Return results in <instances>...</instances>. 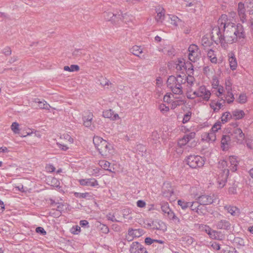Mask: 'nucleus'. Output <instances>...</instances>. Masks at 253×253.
<instances>
[{
    "instance_id": "59",
    "label": "nucleus",
    "mask_w": 253,
    "mask_h": 253,
    "mask_svg": "<svg viewBox=\"0 0 253 253\" xmlns=\"http://www.w3.org/2000/svg\"><path fill=\"white\" fill-rule=\"evenodd\" d=\"M191 113L190 112H188L184 115L183 119V121H182V123L183 124L186 123L187 122H188L189 121V120L191 118Z\"/></svg>"
},
{
    "instance_id": "55",
    "label": "nucleus",
    "mask_w": 253,
    "mask_h": 253,
    "mask_svg": "<svg viewBox=\"0 0 253 253\" xmlns=\"http://www.w3.org/2000/svg\"><path fill=\"white\" fill-rule=\"evenodd\" d=\"M176 68L177 70H184V62L182 61L179 60L178 63L176 64Z\"/></svg>"
},
{
    "instance_id": "32",
    "label": "nucleus",
    "mask_w": 253,
    "mask_h": 253,
    "mask_svg": "<svg viewBox=\"0 0 253 253\" xmlns=\"http://www.w3.org/2000/svg\"><path fill=\"white\" fill-rule=\"evenodd\" d=\"M207 210L205 205H200L199 204V207L197 209V213L200 215H204L207 213Z\"/></svg>"
},
{
    "instance_id": "10",
    "label": "nucleus",
    "mask_w": 253,
    "mask_h": 253,
    "mask_svg": "<svg viewBox=\"0 0 253 253\" xmlns=\"http://www.w3.org/2000/svg\"><path fill=\"white\" fill-rule=\"evenodd\" d=\"M143 230L141 229H133L132 228H129L128 233L126 236V239L128 241H132L134 238L139 237L143 234Z\"/></svg>"
},
{
    "instance_id": "46",
    "label": "nucleus",
    "mask_w": 253,
    "mask_h": 253,
    "mask_svg": "<svg viewBox=\"0 0 253 253\" xmlns=\"http://www.w3.org/2000/svg\"><path fill=\"white\" fill-rule=\"evenodd\" d=\"M158 108L161 112L164 114L167 113L169 110V107L166 106V105L163 103L160 104Z\"/></svg>"
},
{
    "instance_id": "37",
    "label": "nucleus",
    "mask_w": 253,
    "mask_h": 253,
    "mask_svg": "<svg viewBox=\"0 0 253 253\" xmlns=\"http://www.w3.org/2000/svg\"><path fill=\"white\" fill-rule=\"evenodd\" d=\"M176 83L182 86V84H184L186 83V80H185V75L183 76L182 75H178L176 77Z\"/></svg>"
},
{
    "instance_id": "27",
    "label": "nucleus",
    "mask_w": 253,
    "mask_h": 253,
    "mask_svg": "<svg viewBox=\"0 0 253 253\" xmlns=\"http://www.w3.org/2000/svg\"><path fill=\"white\" fill-rule=\"evenodd\" d=\"M130 51L133 55L139 56V55L142 53V48L139 46L134 45L130 49Z\"/></svg>"
},
{
    "instance_id": "36",
    "label": "nucleus",
    "mask_w": 253,
    "mask_h": 253,
    "mask_svg": "<svg viewBox=\"0 0 253 253\" xmlns=\"http://www.w3.org/2000/svg\"><path fill=\"white\" fill-rule=\"evenodd\" d=\"M39 99L37 98L35 99V102H38L39 103V107L41 109H44L46 110H49L50 107V105L46 103L45 101H39Z\"/></svg>"
},
{
    "instance_id": "7",
    "label": "nucleus",
    "mask_w": 253,
    "mask_h": 253,
    "mask_svg": "<svg viewBox=\"0 0 253 253\" xmlns=\"http://www.w3.org/2000/svg\"><path fill=\"white\" fill-rule=\"evenodd\" d=\"M231 136L235 141L238 144H242L245 139V134L242 130L238 127L234 128Z\"/></svg>"
},
{
    "instance_id": "62",
    "label": "nucleus",
    "mask_w": 253,
    "mask_h": 253,
    "mask_svg": "<svg viewBox=\"0 0 253 253\" xmlns=\"http://www.w3.org/2000/svg\"><path fill=\"white\" fill-rule=\"evenodd\" d=\"M36 231L37 233H40V234H41V235H45L46 234V231L42 227H38L36 228Z\"/></svg>"
},
{
    "instance_id": "53",
    "label": "nucleus",
    "mask_w": 253,
    "mask_h": 253,
    "mask_svg": "<svg viewBox=\"0 0 253 253\" xmlns=\"http://www.w3.org/2000/svg\"><path fill=\"white\" fill-rule=\"evenodd\" d=\"M230 165H238V161L235 156H231L229 158Z\"/></svg>"
},
{
    "instance_id": "15",
    "label": "nucleus",
    "mask_w": 253,
    "mask_h": 253,
    "mask_svg": "<svg viewBox=\"0 0 253 253\" xmlns=\"http://www.w3.org/2000/svg\"><path fill=\"white\" fill-rule=\"evenodd\" d=\"M238 12L241 20L244 23L246 21V9L244 4L241 2L238 3Z\"/></svg>"
},
{
    "instance_id": "57",
    "label": "nucleus",
    "mask_w": 253,
    "mask_h": 253,
    "mask_svg": "<svg viewBox=\"0 0 253 253\" xmlns=\"http://www.w3.org/2000/svg\"><path fill=\"white\" fill-rule=\"evenodd\" d=\"M237 185L236 184H234V185L232 186L229 187L228 192L231 194H235L236 193L237 191Z\"/></svg>"
},
{
    "instance_id": "4",
    "label": "nucleus",
    "mask_w": 253,
    "mask_h": 253,
    "mask_svg": "<svg viewBox=\"0 0 253 253\" xmlns=\"http://www.w3.org/2000/svg\"><path fill=\"white\" fill-rule=\"evenodd\" d=\"M127 15L125 13L123 14L122 12H118L117 13H114L111 12H106L104 13V17L107 21H111L113 22H119L120 20L126 22L125 20Z\"/></svg>"
},
{
    "instance_id": "9",
    "label": "nucleus",
    "mask_w": 253,
    "mask_h": 253,
    "mask_svg": "<svg viewBox=\"0 0 253 253\" xmlns=\"http://www.w3.org/2000/svg\"><path fill=\"white\" fill-rule=\"evenodd\" d=\"M216 196L214 194L212 196L204 195L198 197V201L200 205H207L212 204L215 200Z\"/></svg>"
},
{
    "instance_id": "34",
    "label": "nucleus",
    "mask_w": 253,
    "mask_h": 253,
    "mask_svg": "<svg viewBox=\"0 0 253 253\" xmlns=\"http://www.w3.org/2000/svg\"><path fill=\"white\" fill-rule=\"evenodd\" d=\"M231 119H232V114L229 112L224 113L221 117V121L223 124L227 122Z\"/></svg>"
},
{
    "instance_id": "5",
    "label": "nucleus",
    "mask_w": 253,
    "mask_h": 253,
    "mask_svg": "<svg viewBox=\"0 0 253 253\" xmlns=\"http://www.w3.org/2000/svg\"><path fill=\"white\" fill-rule=\"evenodd\" d=\"M188 51V58L190 61L195 62L200 58L201 52L197 45L194 44L190 45Z\"/></svg>"
},
{
    "instance_id": "6",
    "label": "nucleus",
    "mask_w": 253,
    "mask_h": 253,
    "mask_svg": "<svg viewBox=\"0 0 253 253\" xmlns=\"http://www.w3.org/2000/svg\"><path fill=\"white\" fill-rule=\"evenodd\" d=\"M193 95L200 97L205 101H208L211 97V91L207 89L205 86H200L198 89L193 92Z\"/></svg>"
},
{
    "instance_id": "14",
    "label": "nucleus",
    "mask_w": 253,
    "mask_h": 253,
    "mask_svg": "<svg viewBox=\"0 0 253 253\" xmlns=\"http://www.w3.org/2000/svg\"><path fill=\"white\" fill-rule=\"evenodd\" d=\"M216 228L217 229L229 230L231 227L230 222L226 220H220L215 224Z\"/></svg>"
},
{
    "instance_id": "24",
    "label": "nucleus",
    "mask_w": 253,
    "mask_h": 253,
    "mask_svg": "<svg viewBox=\"0 0 253 253\" xmlns=\"http://www.w3.org/2000/svg\"><path fill=\"white\" fill-rule=\"evenodd\" d=\"M170 89L171 91L175 94L181 95L183 94L182 86L176 83L175 84H174V86H170Z\"/></svg>"
},
{
    "instance_id": "17",
    "label": "nucleus",
    "mask_w": 253,
    "mask_h": 253,
    "mask_svg": "<svg viewBox=\"0 0 253 253\" xmlns=\"http://www.w3.org/2000/svg\"><path fill=\"white\" fill-rule=\"evenodd\" d=\"M156 11L157 13V16L155 17L156 20L158 22H162L165 18V10L163 7L158 6L156 7Z\"/></svg>"
},
{
    "instance_id": "19",
    "label": "nucleus",
    "mask_w": 253,
    "mask_h": 253,
    "mask_svg": "<svg viewBox=\"0 0 253 253\" xmlns=\"http://www.w3.org/2000/svg\"><path fill=\"white\" fill-rule=\"evenodd\" d=\"M103 116L104 118H110L113 120H115L119 118L118 114H115L111 109L103 111Z\"/></svg>"
},
{
    "instance_id": "54",
    "label": "nucleus",
    "mask_w": 253,
    "mask_h": 253,
    "mask_svg": "<svg viewBox=\"0 0 253 253\" xmlns=\"http://www.w3.org/2000/svg\"><path fill=\"white\" fill-rule=\"evenodd\" d=\"M232 84L230 80L225 81V89L226 91H232Z\"/></svg>"
},
{
    "instance_id": "25",
    "label": "nucleus",
    "mask_w": 253,
    "mask_h": 253,
    "mask_svg": "<svg viewBox=\"0 0 253 253\" xmlns=\"http://www.w3.org/2000/svg\"><path fill=\"white\" fill-rule=\"evenodd\" d=\"M229 62L231 70H234L237 66V62L234 54L231 53L229 57Z\"/></svg>"
},
{
    "instance_id": "41",
    "label": "nucleus",
    "mask_w": 253,
    "mask_h": 253,
    "mask_svg": "<svg viewBox=\"0 0 253 253\" xmlns=\"http://www.w3.org/2000/svg\"><path fill=\"white\" fill-rule=\"evenodd\" d=\"M246 4L250 14H253V0H247Z\"/></svg>"
},
{
    "instance_id": "1",
    "label": "nucleus",
    "mask_w": 253,
    "mask_h": 253,
    "mask_svg": "<svg viewBox=\"0 0 253 253\" xmlns=\"http://www.w3.org/2000/svg\"><path fill=\"white\" fill-rule=\"evenodd\" d=\"M227 16L222 15L217 21V26L214 27L211 32V38L216 43L222 46L231 44L238 40L244 39L246 35L243 26L226 20Z\"/></svg>"
},
{
    "instance_id": "43",
    "label": "nucleus",
    "mask_w": 253,
    "mask_h": 253,
    "mask_svg": "<svg viewBox=\"0 0 253 253\" xmlns=\"http://www.w3.org/2000/svg\"><path fill=\"white\" fill-rule=\"evenodd\" d=\"M170 23L172 25H174L175 26H178V24H180V23L182 22L181 20L176 16H172V17H170Z\"/></svg>"
},
{
    "instance_id": "40",
    "label": "nucleus",
    "mask_w": 253,
    "mask_h": 253,
    "mask_svg": "<svg viewBox=\"0 0 253 253\" xmlns=\"http://www.w3.org/2000/svg\"><path fill=\"white\" fill-rule=\"evenodd\" d=\"M161 209L165 214H167L169 211H170V210H171L169 207V205L167 202H164L161 204Z\"/></svg>"
},
{
    "instance_id": "31",
    "label": "nucleus",
    "mask_w": 253,
    "mask_h": 253,
    "mask_svg": "<svg viewBox=\"0 0 253 253\" xmlns=\"http://www.w3.org/2000/svg\"><path fill=\"white\" fill-rule=\"evenodd\" d=\"M150 141H152V143L157 144V142H159L160 135L157 131H153L152 133L151 137L149 138Z\"/></svg>"
},
{
    "instance_id": "28",
    "label": "nucleus",
    "mask_w": 253,
    "mask_h": 253,
    "mask_svg": "<svg viewBox=\"0 0 253 253\" xmlns=\"http://www.w3.org/2000/svg\"><path fill=\"white\" fill-rule=\"evenodd\" d=\"M166 214L168 218L169 219L172 220L175 223H180V220L179 218L175 215V213L171 210H170V211H169Z\"/></svg>"
},
{
    "instance_id": "39",
    "label": "nucleus",
    "mask_w": 253,
    "mask_h": 253,
    "mask_svg": "<svg viewBox=\"0 0 253 253\" xmlns=\"http://www.w3.org/2000/svg\"><path fill=\"white\" fill-rule=\"evenodd\" d=\"M184 62V70L189 72V74L193 73V66L190 62Z\"/></svg>"
},
{
    "instance_id": "48",
    "label": "nucleus",
    "mask_w": 253,
    "mask_h": 253,
    "mask_svg": "<svg viewBox=\"0 0 253 253\" xmlns=\"http://www.w3.org/2000/svg\"><path fill=\"white\" fill-rule=\"evenodd\" d=\"M221 128V123L220 122L216 123L210 129V131L211 132H213L215 133V132L217 131L218 129H220Z\"/></svg>"
},
{
    "instance_id": "61",
    "label": "nucleus",
    "mask_w": 253,
    "mask_h": 253,
    "mask_svg": "<svg viewBox=\"0 0 253 253\" xmlns=\"http://www.w3.org/2000/svg\"><path fill=\"white\" fill-rule=\"evenodd\" d=\"M136 149L137 150H138L140 152H144L146 151V148L145 147L141 144H139L137 145Z\"/></svg>"
},
{
    "instance_id": "18",
    "label": "nucleus",
    "mask_w": 253,
    "mask_h": 253,
    "mask_svg": "<svg viewBox=\"0 0 253 253\" xmlns=\"http://www.w3.org/2000/svg\"><path fill=\"white\" fill-rule=\"evenodd\" d=\"M221 100L223 101V103H225V100L229 104L232 103L234 100V95L232 91H226V94L224 96L221 97Z\"/></svg>"
},
{
    "instance_id": "21",
    "label": "nucleus",
    "mask_w": 253,
    "mask_h": 253,
    "mask_svg": "<svg viewBox=\"0 0 253 253\" xmlns=\"http://www.w3.org/2000/svg\"><path fill=\"white\" fill-rule=\"evenodd\" d=\"M184 4L186 7H193L192 9L194 12L196 11V8H199L201 6L200 2L197 0H190V1H186Z\"/></svg>"
},
{
    "instance_id": "11",
    "label": "nucleus",
    "mask_w": 253,
    "mask_h": 253,
    "mask_svg": "<svg viewBox=\"0 0 253 253\" xmlns=\"http://www.w3.org/2000/svg\"><path fill=\"white\" fill-rule=\"evenodd\" d=\"M130 253H148L146 249L138 242H133L130 247Z\"/></svg>"
},
{
    "instance_id": "63",
    "label": "nucleus",
    "mask_w": 253,
    "mask_h": 253,
    "mask_svg": "<svg viewBox=\"0 0 253 253\" xmlns=\"http://www.w3.org/2000/svg\"><path fill=\"white\" fill-rule=\"evenodd\" d=\"M210 42L209 41L208 39L204 38H202V44L203 46H204L205 47H206V46H210Z\"/></svg>"
},
{
    "instance_id": "23",
    "label": "nucleus",
    "mask_w": 253,
    "mask_h": 253,
    "mask_svg": "<svg viewBox=\"0 0 253 253\" xmlns=\"http://www.w3.org/2000/svg\"><path fill=\"white\" fill-rule=\"evenodd\" d=\"M230 141V137L229 135H223L221 140V145L223 150L228 148Z\"/></svg>"
},
{
    "instance_id": "8",
    "label": "nucleus",
    "mask_w": 253,
    "mask_h": 253,
    "mask_svg": "<svg viewBox=\"0 0 253 253\" xmlns=\"http://www.w3.org/2000/svg\"><path fill=\"white\" fill-rule=\"evenodd\" d=\"M111 145L105 140L97 149L102 156L107 157L111 153Z\"/></svg>"
},
{
    "instance_id": "64",
    "label": "nucleus",
    "mask_w": 253,
    "mask_h": 253,
    "mask_svg": "<svg viewBox=\"0 0 253 253\" xmlns=\"http://www.w3.org/2000/svg\"><path fill=\"white\" fill-rule=\"evenodd\" d=\"M235 242L240 246H244V241L243 239L239 237L235 238Z\"/></svg>"
},
{
    "instance_id": "42",
    "label": "nucleus",
    "mask_w": 253,
    "mask_h": 253,
    "mask_svg": "<svg viewBox=\"0 0 253 253\" xmlns=\"http://www.w3.org/2000/svg\"><path fill=\"white\" fill-rule=\"evenodd\" d=\"M75 197L79 198H88L89 199L91 195L88 193H78L75 192L74 194Z\"/></svg>"
},
{
    "instance_id": "50",
    "label": "nucleus",
    "mask_w": 253,
    "mask_h": 253,
    "mask_svg": "<svg viewBox=\"0 0 253 253\" xmlns=\"http://www.w3.org/2000/svg\"><path fill=\"white\" fill-rule=\"evenodd\" d=\"M70 231L72 234L75 235H78L81 232V227L78 225H75L71 228Z\"/></svg>"
},
{
    "instance_id": "33",
    "label": "nucleus",
    "mask_w": 253,
    "mask_h": 253,
    "mask_svg": "<svg viewBox=\"0 0 253 253\" xmlns=\"http://www.w3.org/2000/svg\"><path fill=\"white\" fill-rule=\"evenodd\" d=\"M105 140H104L102 138L99 136H94L93 139V142L95 148L97 149L99 146H100L101 144L103 143V141H104Z\"/></svg>"
},
{
    "instance_id": "20",
    "label": "nucleus",
    "mask_w": 253,
    "mask_h": 253,
    "mask_svg": "<svg viewBox=\"0 0 253 253\" xmlns=\"http://www.w3.org/2000/svg\"><path fill=\"white\" fill-rule=\"evenodd\" d=\"M232 119L234 120L242 119L245 115V113L243 110L236 109L232 112Z\"/></svg>"
},
{
    "instance_id": "30",
    "label": "nucleus",
    "mask_w": 253,
    "mask_h": 253,
    "mask_svg": "<svg viewBox=\"0 0 253 253\" xmlns=\"http://www.w3.org/2000/svg\"><path fill=\"white\" fill-rule=\"evenodd\" d=\"M207 55L208 58L210 59V61L212 63H216L217 58L214 54V51L211 49L208 50Z\"/></svg>"
},
{
    "instance_id": "29",
    "label": "nucleus",
    "mask_w": 253,
    "mask_h": 253,
    "mask_svg": "<svg viewBox=\"0 0 253 253\" xmlns=\"http://www.w3.org/2000/svg\"><path fill=\"white\" fill-rule=\"evenodd\" d=\"M99 164L100 166L103 169L108 170L109 171L114 172V171L111 169H109L111 164L109 162L105 160H102L99 161Z\"/></svg>"
},
{
    "instance_id": "56",
    "label": "nucleus",
    "mask_w": 253,
    "mask_h": 253,
    "mask_svg": "<svg viewBox=\"0 0 253 253\" xmlns=\"http://www.w3.org/2000/svg\"><path fill=\"white\" fill-rule=\"evenodd\" d=\"M196 133L194 132H191L188 134L185 135V138L189 142L191 139H193L195 137Z\"/></svg>"
},
{
    "instance_id": "60",
    "label": "nucleus",
    "mask_w": 253,
    "mask_h": 253,
    "mask_svg": "<svg viewBox=\"0 0 253 253\" xmlns=\"http://www.w3.org/2000/svg\"><path fill=\"white\" fill-rule=\"evenodd\" d=\"M92 117H93V115L91 113V112H87V116H84L83 118V121L84 122V121H92Z\"/></svg>"
},
{
    "instance_id": "47",
    "label": "nucleus",
    "mask_w": 253,
    "mask_h": 253,
    "mask_svg": "<svg viewBox=\"0 0 253 253\" xmlns=\"http://www.w3.org/2000/svg\"><path fill=\"white\" fill-rule=\"evenodd\" d=\"M185 80H186L187 84L189 85L188 87L191 88L195 80L194 77L192 76H188L187 77L185 75Z\"/></svg>"
},
{
    "instance_id": "26",
    "label": "nucleus",
    "mask_w": 253,
    "mask_h": 253,
    "mask_svg": "<svg viewBox=\"0 0 253 253\" xmlns=\"http://www.w3.org/2000/svg\"><path fill=\"white\" fill-rule=\"evenodd\" d=\"M225 209L227 212L230 213L233 216H238L239 213V209L236 207L234 206H225Z\"/></svg>"
},
{
    "instance_id": "13",
    "label": "nucleus",
    "mask_w": 253,
    "mask_h": 253,
    "mask_svg": "<svg viewBox=\"0 0 253 253\" xmlns=\"http://www.w3.org/2000/svg\"><path fill=\"white\" fill-rule=\"evenodd\" d=\"M79 182L82 186L95 187L98 185V183L95 178L82 179L79 180Z\"/></svg>"
},
{
    "instance_id": "52",
    "label": "nucleus",
    "mask_w": 253,
    "mask_h": 253,
    "mask_svg": "<svg viewBox=\"0 0 253 253\" xmlns=\"http://www.w3.org/2000/svg\"><path fill=\"white\" fill-rule=\"evenodd\" d=\"M188 142L187 139L185 138V136L183 137L181 139H179L178 142V145L182 147V146L185 145Z\"/></svg>"
},
{
    "instance_id": "45",
    "label": "nucleus",
    "mask_w": 253,
    "mask_h": 253,
    "mask_svg": "<svg viewBox=\"0 0 253 253\" xmlns=\"http://www.w3.org/2000/svg\"><path fill=\"white\" fill-rule=\"evenodd\" d=\"M190 204H189V208H190L191 211L197 212V208L199 207V201L197 202H189Z\"/></svg>"
},
{
    "instance_id": "12",
    "label": "nucleus",
    "mask_w": 253,
    "mask_h": 253,
    "mask_svg": "<svg viewBox=\"0 0 253 253\" xmlns=\"http://www.w3.org/2000/svg\"><path fill=\"white\" fill-rule=\"evenodd\" d=\"M174 194V189L170 183L166 182L164 183L163 187V195L164 197L170 198Z\"/></svg>"
},
{
    "instance_id": "58",
    "label": "nucleus",
    "mask_w": 253,
    "mask_h": 253,
    "mask_svg": "<svg viewBox=\"0 0 253 253\" xmlns=\"http://www.w3.org/2000/svg\"><path fill=\"white\" fill-rule=\"evenodd\" d=\"M183 241H186L187 244L191 245L193 243L194 239L190 236H187L184 237H183Z\"/></svg>"
},
{
    "instance_id": "38",
    "label": "nucleus",
    "mask_w": 253,
    "mask_h": 253,
    "mask_svg": "<svg viewBox=\"0 0 253 253\" xmlns=\"http://www.w3.org/2000/svg\"><path fill=\"white\" fill-rule=\"evenodd\" d=\"M176 80V77L173 76H169L167 81V86L170 88V86H174L175 84Z\"/></svg>"
},
{
    "instance_id": "44",
    "label": "nucleus",
    "mask_w": 253,
    "mask_h": 253,
    "mask_svg": "<svg viewBox=\"0 0 253 253\" xmlns=\"http://www.w3.org/2000/svg\"><path fill=\"white\" fill-rule=\"evenodd\" d=\"M178 205L181 207L182 209L185 210L189 207L190 203L189 202H187L182 200H179L177 202Z\"/></svg>"
},
{
    "instance_id": "51",
    "label": "nucleus",
    "mask_w": 253,
    "mask_h": 253,
    "mask_svg": "<svg viewBox=\"0 0 253 253\" xmlns=\"http://www.w3.org/2000/svg\"><path fill=\"white\" fill-rule=\"evenodd\" d=\"M19 124L16 122H14L12 124L11 126V128L12 130L15 133H18L19 131Z\"/></svg>"
},
{
    "instance_id": "2",
    "label": "nucleus",
    "mask_w": 253,
    "mask_h": 253,
    "mask_svg": "<svg viewBox=\"0 0 253 253\" xmlns=\"http://www.w3.org/2000/svg\"><path fill=\"white\" fill-rule=\"evenodd\" d=\"M228 163L227 161L222 160L219 162V168L222 169L221 172L218 175L217 179L218 186L222 188L225 185L229 173V169H227Z\"/></svg>"
},
{
    "instance_id": "22",
    "label": "nucleus",
    "mask_w": 253,
    "mask_h": 253,
    "mask_svg": "<svg viewBox=\"0 0 253 253\" xmlns=\"http://www.w3.org/2000/svg\"><path fill=\"white\" fill-rule=\"evenodd\" d=\"M225 103H221L217 101H212L210 105L211 109H213L214 113L217 112L220 109H221L224 105Z\"/></svg>"
},
{
    "instance_id": "35",
    "label": "nucleus",
    "mask_w": 253,
    "mask_h": 253,
    "mask_svg": "<svg viewBox=\"0 0 253 253\" xmlns=\"http://www.w3.org/2000/svg\"><path fill=\"white\" fill-rule=\"evenodd\" d=\"M221 232L216 230H213L212 232L210 234V237L214 240H222V236H220Z\"/></svg>"
},
{
    "instance_id": "49",
    "label": "nucleus",
    "mask_w": 253,
    "mask_h": 253,
    "mask_svg": "<svg viewBox=\"0 0 253 253\" xmlns=\"http://www.w3.org/2000/svg\"><path fill=\"white\" fill-rule=\"evenodd\" d=\"M238 102L240 104H244L247 102V97L245 94H241L238 99Z\"/></svg>"
},
{
    "instance_id": "16",
    "label": "nucleus",
    "mask_w": 253,
    "mask_h": 253,
    "mask_svg": "<svg viewBox=\"0 0 253 253\" xmlns=\"http://www.w3.org/2000/svg\"><path fill=\"white\" fill-rule=\"evenodd\" d=\"M202 140L207 142H213L216 139L215 134L211 131L206 132L202 135Z\"/></svg>"
},
{
    "instance_id": "3",
    "label": "nucleus",
    "mask_w": 253,
    "mask_h": 253,
    "mask_svg": "<svg viewBox=\"0 0 253 253\" xmlns=\"http://www.w3.org/2000/svg\"><path fill=\"white\" fill-rule=\"evenodd\" d=\"M187 164L192 169L202 167L205 163L203 158L198 155H190L186 160Z\"/></svg>"
}]
</instances>
